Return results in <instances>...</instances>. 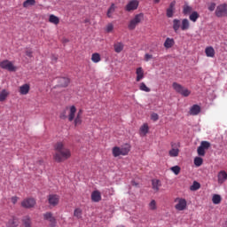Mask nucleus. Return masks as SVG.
Instances as JSON below:
<instances>
[{"mask_svg":"<svg viewBox=\"0 0 227 227\" xmlns=\"http://www.w3.org/2000/svg\"><path fill=\"white\" fill-rule=\"evenodd\" d=\"M130 152V145L126 144L121 147L114 146L112 149V153L114 157H120V155L125 156L129 155V153Z\"/></svg>","mask_w":227,"mask_h":227,"instance_id":"obj_2","label":"nucleus"},{"mask_svg":"<svg viewBox=\"0 0 227 227\" xmlns=\"http://www.w3.org/2000/svg\"><path fill=\"white\" fill-rule=\"evenodd\" d=\"M26 56H27L28 58H33V51L27 50L26 51Z\"/></svg>","mask_w":227,"mask_h":227,"instance_id":"obj_52","label":"nucleus"},{"mask_svg":"<svg viewBox=\"0 0 227 227\" xmlns=\"http://www.w3.org/2000/svg\"><path fill=\"white\" fill-rule=\"evenodd\" d=\"M170 145L171 150L168 152L169 157H178V155H180V144L172 142Z\"/></svg>","mask_w":227,"mask_h":227,"instance_id":"obj_9","label":"nucleus"},{"mask_svg":"<svg viewBox=\"0 0 227 227\" xmlns=\"http://www.w3.org/2000/svg\"><path fill=\"white\" fill-rule=\"evenodd\" d=\"M136 74H137V78H136L137 82H139L140 81H143V79H145V70H143V67H137L136 70Z\"/></svg>","mask_w":227,"mask_h":227,"instance_id":"obj_16","label":"nucleus"},{"mask_svg":"<svg viewBox=\"0 0 227 227\" xmlns=\"http://www.w3.org/2000/svg\"><path fill=\"white\" fill-rule=\"evenodd\" d=\"M53 159L56 162H65L72 157V151L65 147V143L58 142L54 145Z\"/></svg>","mask_w":227,"mask_h":227,"instance_id":"obj_1","label":"nucleus"},{"mask_svg":"<svg viewBox=\"0 0 227 227\" xmlns=\"http://www.w3.org/2000/svg\"><path fill=\"white\" fill-rule=\"evenodd\" d=\"M74 216L77 217V219H81V217H82V209L81 208L74 209Z\"/></svg>","mask_w":227,"mask_h":227,"instance_id":"obj_39","label":"nucleus"},{"mask_svg":"<svg viewBox=\"0 0 227 227\" xmlns=\"http://www.w3.org/2000/svg\"><path fill=\"white\" fill-rule=\"evenodd\" d=\"M114 30V24L113 23H108L105 28V31L106 33H113Z\"/></svg>","mask_w":227,"mask_h":227,"instance_id":"obj_40","label":"nucleus"},{"mask_svg":"<svg viewBox=\"0 0 227 227\" xmlns=\"http://www.w3.org/2000/svg\"><path fill=\"white\" fill-rule=\"evenodd\" d=\"M183 13L184 15H189V13H192V7L189 5H184Z\"/></svg>","mask_w":227,"mask_h":227,"instance_id":"obj_37","label":"nucleus"},{"mask_svg":"<svg viewBox=\"0 0 227 227\" xmlns=\"http://www.w3.org/2000/svg\"><path fill=\"white\" fill-rule=\"evenodd\" d=\"M29 84L25 83L20 87V95H27V93H29Z\"/></svg>","mask_w":227,"mask_h":227,"instance_id":"obj_27","label":"nucleus"},{"mask_svg":"<svg viewBox=\"0 0 227 227\" xmlns=\"http://www.w3.org/2000/svg\"><path fill=\"white\" fill-rule=\"evenodd\" d=\"M215 13L218 18L227 17V4H219L215 9Z\"/></svg>","mask_w":227,"mask_h":227,"instance_id":"obj_6","label":"nucleus"},{"mask_svg":"<svg viewBox=\"0 0 227 227\" xmlns=\"http://www.w3.org/2000/svg\"><path fill=\"white\" fill-rule=\"evenodd\" d=\"M140 136H146V134L149 132L150 130V127H148V123H144L141 127H140Z\"/></svg>","mask_w":227,"mask_h":227,"instance_id":"obj_29","label":"nucleus"},{"mask_svg":"<svg viewBox=\"0 0 227 227\" xmlns=\"http://www.w3.org/2000/svg\"><path fill=\"white\" fill-rule=\"evenodd\" d=\"M149 208H150V210H157V201H155V200H153L149 203Z\"/></svg>","mask_w":227,"mask_h":227,"instance_id":"obj_44","label":"nucleus"},{"mask_svg":"<svg viewBox=\"0 0 227 227\" xmlns=\"http://www.w3.org/2000/svg\"><path fill=\"white\" fill-rule=\"evenodd\" d=\"M139 8V1L130 0L125 6L126 12H134Z\"/></svg>","mask_w":227,"mask_h":227,"instance_id":"obj_11","label":"nucleus"},{"mask_svg":"<svg viewBox=\"0 0 227 227\" xmlns=\"http://www.w3.org/2000/svg\"><path fill=\"white\" fill-rule=\"evenodd\" d=\"M191 27V23L189 22V20L184 19L181 22V29L182 31H187Z\"/></svg>","mask_w":227,"mask_h":227,"instance_id":"obj_28","label":"nucleus"},{"mask_svg":"<svg viewBox=\"0 0 227 227\" xmlns=\"http://www.w3.org/2000/svg\"><path fill=\"white\" fill-rule=\"evenodd\" d=\"M36 200L34 198H27L21 201V207L23 208H35Z\"/></svg>","mask_w":227,"mask_h":227,"instance_id":"obj_8","label":"nucleus"},{"mask_svg":"<svg viewBox=\"0 0 227 227\" xmlns=\"http://www.w3.org/2000/svg\"><path fill=\"white\" fill-rule=\"evenodd\" d=\"M171 171H173V173H175L176 175H179L180 174V168L178 166H174L171 168Z\"/></svg>","mask_w":227,"mask_h":227,"instance_id":"obj_47","label":"nucleus"},{"mask_svg":"<svg viewBox=\"0 0 227 227\" xmlns=\"http://www.w3.org/2000/svg\"><path fill=\"white\" fill-rule=\"evenodd\" d=\"M36 4V0H26L23 3V8H29V6H35Z\"/></svg>","mask_w":227,"mask_h":227,"instance_id":"obj_35","label":"nucleus"},{"mask_svg":"<svg viewBox=\"0 0 227 227\" xmlns=\"http://www.w3.org/2000/svg\"><path fill=\"white\" fill-rule=\"evenodd\" d=\"M151 120H153V121H157V120H159V114L153 113L151 114Z\"/></svg>","mask_w":227,"mask_h":227,"instance_id":"obj_49","label":"nucleus"},{"mask_svg":"<svg viewBox=\"0 0 227 227\" xmlns=\"http://www.w3.org/2000/svg\"><path fill=\"white\" fill-rule=\"evenodd\" d=\"M175 202L176 203L175 206L176 210L182 212V210H185V208H187V200H185V199L176 198Z\"/></svg>","mask_w":227,"mask_h":227,"instance_id":"obj_7","label":"nucleus"},{"mask_svg":"<svg viewBox=\"0 0 227 227\" xmlns=\"http://www.w3.org/2000/svg\"><path fill=\"white\" fill-rule=\"evenodd\" d=\"M222 198L221 195L219 194H214L212 197V202L214 203V205H219V203H221L222 201Z\"/></svg>","mask_w":227,"mask_h":227,"instance_id":"obj_34","label":"nucleus"},{"mask_svg":"<svg viewBox=\"0 0 227 227\" xmlns=\"http://www.w3.org/2000/svg\"><path fill=\"white\" fill-rule=\"evenodd\" d=\"M0 67L3 68V70H8V72H17V67L13 65V62L8 59L0 62Z\"/></svg>","mask_w":227,"mask_h":227,"instance_id":"obj_5","label":"nucleus"},{"mask_svg":"<svg viewBox=\"0 0 227 227\" xmlns=\"http://www.w3.org/2000/svg\"><path fill=\"white\" fill-rule=\"evenodd\" d=\"M139 90L141 91H145V93H150L151 91L150 88H148L145 82L140 83Z\"/></svg>","mask_w":227,"mask_h":227,"instance_id":"obj_38","label":"nucleus"},{"mask_svg":"<svg viewBox=\"0 0 227 227\" xmlns=\"http://www.w3.org/2000/svg\"><path fill=\"white\" fill-rule=\"evenodd\" d=\"M9 96H10V91L4 89L2 90L0 92V102H4V100H6V98H8Z\"/></svg>","mask_w":227,"mask_h":227,"instance_id":"obj_30","label":"nucleus"},{"mask_svg":"<svg viewBox=\"0 0 227 227\" xmlns=\"http://www.w3.org/2000/svg\"><path fill=\"white\" fill-rule=\"evenodd\" d=\"M201 187V184L200 183L194 181L192 185L190 187V191H198Z\"/></svg>","mask_w":227,"mask_h":227,"instance_id":"obj_41","label":"nucleus"},{"mask_svg":"<svg viewBox=\"0 0 227 227\" xmlns=\"http://www.w3.org/2000/svg\"><path fill=\"white\" fill-rule=\"evenodd\" d=\"M44 221H49L51 226H56V218L51 212H46L43 215Z\"/></svg>","mask_w":227,"mask_h":227,"instance_id":"obj_13","label":"nucleus"},{"mask_svg":"<svg viewBox=\"0 0 227 227\" xmlns=\"http://www.w3.org/2000/svg\"><path fill=\"white\" fill-rule=\"evenodd\" d=\"M189 113L192 116H198V114H200V113H201V107L199 105H193L190 108Z\"/></svg>","mask_w":227,"mask_h":227,"instance_id":"obj_15","label":"nucleus"},{"mask_svg":"<svg viewBox=\"0 0 227 227\" xmlns=\"http://www.w3.org/2000/svg\"><path fill=\"white\" fill-rule=\"evenodd\" d=\"M217 178H218V184H224V182H226V180H227L226 171L221 170L217 175Z\"/></svg>","mask_w":227,"mask_h":227,"instance_id":"obj_17","label":"nucleus"},{"mask_svg":"<svg viewBox=\"0 0 227 227\" xmlns=\"http://www.w3.org/2000/svg\"><path fill=\"white\" fill-rule=\"evenodd\" d=\"M144 59L145 61H149L150 59H153V55L150 53H145Z\"/></svg>","mask_w":227,"mask_h":227,"instance_id":"obj_48","label":"nucleus"},{"mask_svg":"<svg viewBox=\"0 0 227 227\" xmlns=\"http://www.w3.org/2000/svg\"><path fill=\"white\" fill-rule=\"evenodd\" d=\"M194 164L197 166V168H200V166H201L203 164V158H201V157H195Z\"/></svg>","mask_w":227,"mask_h":227,"instance_id":"obj_42","label":"nucleus"},{"mask_svg":"<svg viewBox=\"0 0 227 227\" xmlns=\"http://www.w3.org/2000/svg\"><path fill=\"white\" fill-rule=\"evenodd\" d=\"M154 4H159L160 3V0H153Z\"/></svg>","mask_w":227,"mask_h":227,"instance_id":"obj_56","label":"nucleus"},{"mask_svg":"<svg viewBox=\"0 0 227 227\" xmlns=\"http://www.w3.org/2000/svg\"><path fill=\"white\" fill-rule=\"evenodd\" d=\"M114 52L117 54H120L125 49V44L121 42H117L114 44Z\"/></svg>","mask_w":227,"mask_h":227,"instance_id":"obj_22","label":"nucleus"},{"mask_svg":"<svg viewBox=\"0 0 227 227\" xmlns=\"http://www.w3.org/2000/svg\"><path fill=\"white\" fill-rule=\"evenodd\" d=\"M189 19L192 22H197L200 19V13H198V12H192L190 14Z\"/></svg>","mask_w":227,"mask_h":227,"instance_id":"obj_32","label":"nucleus"},{"mask_svg":"<svg viewBox=\"0 0 227 227\" xmlns=\"http://www.w3.org/2000/svg\"><path fill=\"white\" fill-rule=\"evenodd\" d=\"M82 123V117L76 116L74 119V125L77 127V125H81Z\"/></svg>","mask_w":227,"mask_h":227,"instance_id":"obj_46","label":"nucleus"},{"mask_svg":"<svg viewBox=\"0 0 227 227\" xmlns=\"http://www.w3.org/2000/svg\"><path fill=\"white\" fill-rule=\"evenodd\" d=\"M162 184H160V180L159 179H153L152 180V188L154 192H159V189H160Z\"/></svg>","mask_w":227,"mask_h":227,"instance_id":"obj_20","label":"nucleus"},{"mask_svg":"<svg viewBox=\"0 0 227 227\" xmlns=\"http://www.w3.org/2000/svg\"><path fill=\"white\" fill-rule=\"evenodd\" d=\"M100 54L99 53H93L91 56V61L93 63H100L101 61Z\"/></svg>","mask_w":227,"mask_h":227,"instance_id":"obj_36","label":"nucleus"},{"mask_svg":"<svg viewBox=\"0 0 227 227\" xmlns=\"http://www.w3.org/2000/svg\"><path fill=\"white\" fill-rule=\"evenodd\" d=\"M210 146H211V145H210V142H208V141H202L200 143V147H202L205 150H208V148H210Z\"/></svg>","mask_w":227,"mask_h":227,"instance_id":"obj_43","label":"nucleus"},{"mask_svg":"<svg viewBox=\"0 0 227 227\" xmlns=\"http://www.w3.org/2000/svg\"><path fill=\"white\" fill-rule=\"evenodd\" d=\"M172 88L176 93L182 95V97H189V95H191V90L176 82H174L172 83Z\"/></svg>","mask_w":227,"mask_h":227,"instance_id":"obj_3","label":"nucleus"},{"mask_svg":"<svg viewBox=\"0 0 227 227\" xmlns=\"http://www.w3.org/2000/svg\"><path fill=\"white\" fill-rule=\"evenodd\" d=\"M207 10H209V12H214V10H215V3L209 4Z\"/></svg>","mask_w":227,"mask_h":227,"instance_id":"obj_50","label":"nucleus"},{"mask_svg":"<svg viewBox=\"0 0 227 227\" xmlns=\"http://www.w3.org/2000/svg\"><path fill=\"white\" fill-rule=\"evenodd\" d=\"M102 200V194L98 191H94L91 193V200L95 203H98V201H101Z\"/></svg>","mask_w":227,"mask_h":227,"instance_id":"obj_18","label":"nucleus"},{"mask_svg":"<svg viewBox=\"0 0 227 227\" xmlns=\"http://www.w3.org/2000/svg\"><path fill=\"white\" fill-rule=\"evenodd\" d=\"M75 113H77V108L75 107V106H70L68 114L69 121H74V120L75 119Z\"/></svg>","mask_w":227,"mask_h":227,"instance_id":"obj_21","label":"nucleus"},{"mask_svg":"<svg viewBox=\"0 0 227 227\" xmlns=\"http://www.w3.org/2000/svg\"><path fill=\"white\" fill-rule=\"evenodd\" d=\"M19 226V218L16 216H11V218L6 223V227H18Z\"/></svg>","mask_w":227,"mask_h":227,"instance_id":"obj_14","label":"nucleus"},{"mask_svg":"<svg viewBox=\"0 0 227 227\" xmlns=\"http://www.w3.org/2000/svg\"><path fill=\"white\" fill-rule=\"evenodd\" d=\"M114 12H116V4H112L111 6L109 7L106 15L108 17V19H112L113 18V13H114Z\"/></svg>","mask_w":227,"mask_h":227,"instance_id":"obj_31","label":"nucleus"},{"mask_svg":"<svg viewBox=\"0 0 227 227\" xmlns=\"http://www.w3.org/2000/svg\"><path fill=\"white\" fill-rule=\"evenodd\" d=\"M165 49H171L175 45V39L168 37L164 43H163Z\"/></svg>","mask_w":227,"mask_h":227,"instance_id":"obj_26","label":"nucleus"},{"mask_svg":"<svg viewBox=\"0 0 227 227\" xmlns=\"http://www.w3.org/2000/svg\"><path fill=\"white\" fill-rule=\"evenodd\" d=\"M76 116L82 118V110H79V112L77 113Z\"/></svg>","mask_w":227,"mask_h":227,"instance_id":"obj_54","label":"nucleus"},{"mask_svg":"<svg viewBox=\"0 0 227 227\" xmlns=\"http://www.w3.org/2000/svg\"><path fill=\"white\" fill-rule=\"evenodd\" d=\"M49 22H51V24H55V26H58V24H59V18H58L54 14H51L49 18Z\"/></svg>","mask_w":227,"mask_h":227,"instance_id":"obj_33","label":"nucleus"},{"mask_svg":"<svg viewBox=\"0 0 227 227\" xmlns=\"http://www.w3.org/2000/svg\"><path fill=\"white\" fill-rule=\"evenodd\" d=\"M51 61H52V63H57L58 62V57H56V55H53L51 57Z\"/></svg>","mask_w":227,"mask_h":227,"instance_id":"obj_53","label":"nucleus"},{"mask_svg":"<svg viewBox=\"0 0 227 227\" xmlns=\"http://www.w3.org/2000/svg\"><path fill=\"white\" fill-rule=\"evenodd\" d=\"M11 201L13 205H15L19 201V197L13 196L11 198Z\"/></svg>","mask_w":227,"mask_h":227,"instance_id":"obj_51","label":"nucleus"},{"mask_svg":"<svg viewBox=\"0 0 227 227\" xmlns=\"http://www.w3.org/2000/svg\"><path fill=\"white\" fill-rule=\"evenodd\" d=\"M176 1H172L169 4L168 8H167L166 10V16L168 17V19H173V16L176 12Z\"/></svg>","mask_w":227,"mask_h":227,"instance_id":"obj_10","label":"nucleus"},{"mask_svg":"<svg viewBox=\"0 0 227 227\" xmlns=\"http://www.w3.org/2000/svg\"><path fill=\"white\" fill-rule=\"evenodd\" d=\"M70 84V79L67 77H61L59 79V86H61V88H67Z\"/></svg>","mask_w":227,"mask_h":227,"instance_id":"obj_25","label":"nucleus"},{"mask_svg":"<svg viewBox=\"0 0 227 227\" xmlns=\"http://www.w3.org/2000/svg\"><path fill=\"white\" fill-rule=\"evenodd\" d=\"M172 27L175 33H178L180 31V27H182V22L178 19H174L172 21Z\"/></svg>","mask_w":227,"mask_h":227,"instance_id":"obj_19","label":"nucleus"},{"mask_svg":"<svg viewBox=\"0 0 227 227\" xmlns=\"http://www.w3.org/2000/svg\"><path fill=\"white\" fill-rule=\"evenodd\" d=\"M197 153L200 157H205V149H203L202 147H200V145L198 147L197 149Z\"/></svg>","mask_w":227,"mask_h":227,"instance_id":"obj_45","label":"nucleus"},{"mask_svg":"<svg viewBox=\"0 0 227 227\" xmlns=\"http://www.w3.org/2000/svg\"><path fill=\"white\" fill-rule=\"evenodd\" d=\"M143 19H145V14H143V13L135 15L134 19H132L128 25L129 29L130 31H134V29H136L137 26L138 24H141V21L143 20Z\"/></svg>","mask_w":227,"mask_h":227,"instance_id":"obj_4","label":"nucleus"},{"mask_svg":"<svg viewBox=\"0 0 227 227\" xmlns=\"http://www.w3.org/2000/svg\"><path fill=\"white\" fill-rule=\"evenodd\" d=\"M205 53L207 58H214L215 56V50H214V47L208 46L205 49Z\"/></svg>","mask_w":227,"mask_h":227,"instance_id":"obj_24","label":"nucleus"},{"mask_svg":"<svg viewBox=\"0 0 227 227\" xmlns=\"http://www.w3.org/2000/svg\"><path fill=\"white\" fill-rule=\"evenodd\" d=\"M48 203L51 207H58L59 205V195L50 194L48 196Z\"/></svg>","mask_w":227,"mask_h":227,"instance_id":"obj_12","label":"nucleus"},{"mask_svg":"<svg viewBox=\"0 0 227 227\" xmlns=\"http://www.w3.org/2000/svg\"><path fill=\"white\" fill-rule=\"evenodd\" d=\"M21 222L24 227H32L33 223L31 222V217L29 215L23 216Z\"/></svg>","mask_w":227,"mask_h":227,"instance_id":"obj_23","label":"nucleus"},{"mask_svg":"<svg viewBox=\"0 0 227 227\" xmlns=\"http://www.w3.org/2000/svg\"><path fill=\"white\" fill-rule=\"evenodd\" d=\"M131 184L134 186V187H137L139 185V184L136 183V181H131Z\"/></svg>","mask_w":227,"mask_h":227,"instance_id":"obj_55","label":"nucleus"}]
</instances>
